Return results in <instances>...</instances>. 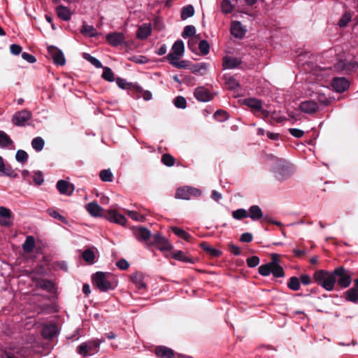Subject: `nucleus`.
<instances>
[{
  "mask_svg": "<svg viewBox=\"0 0 358 358\" xmlns=\"http://www.w3.org/2000/svg\"><path fill=\"white\" fill-rule=\"evenodd\" d=\"M113 275L110 273L98 271L92 275L93 285L101 292H108L114 289L117 284L111 280Z\"/></svg>",
  "mask_w": 358,
  "mask_h": 358,
  "instance_id": "nucleus-1",
  "label": "nucleus"
},
{
  "mask_svg": "<svg viewBox=\"0 0 358 358\" xmlns=\"http://www.w3.org/2000/svg\"><path fill=\"white\" fill-rule=\"evenodd\" d=\"M272 171L274 173L275 178L280 182L290 178L294 173L292 166L282 159H277L273 166Z\"/></svg>",
  "mask_w": 358,
  "mask_h": 358,
  "instance_id": "nucleus-2",
  "label": "nucleus"
},
{
  "mask_svg": "<svg viewBox=\"0 0 358 358\" xmlns=\"http://www.w3.org/2000/svg\"><path fill=\"white\" fill-rule=\"evenodd\" d=\"M313 279L316 283L327 291H332L334 289L335 278L334 277L333 271H316L313 274Z\"/></svg>",
  "mask_w": 358,
  "mask_h": 358,
  "instance_id": "nucleus-3",
  "label": "nucleus"
},
{
  "mask_svg": "<svg viewBox=\"0 0 358 358\" xmlns=\"http://www.w3.org/2000/svg\"><path fill=\"white\" fill-rule=\"evenodd\" d=\"M335 278V284L342 288H346L350 286L352 282L351 272L343 266L337 267L333 271Z\"/></svg>",
  "mask_w": 358,
  "mask_h": 358,
  "instance_id": "nucleus-4",
  "label": "nucleus"
},
{
  "mask_svg": "<svg viewBox=\"0 0 358 358\" xmlns=\"http://www.w3.org/2000/svg\"><path fill=\"white\" fill-rule=\"evenodd\" d=\"M103 340H92L81 343L77 347V352L84 357L92 356L98 352L100 344Z\"/></svg>",
  "mask_w": 358,
  "mask_h": 358,
  "instance_id": "nucleus-5",
  "label": "nucleus"
},
{
  "mask_svg": "<svg viewBox=\"0 0 358 358\" xmlns=\"http://www.w3.org/2000/svg\"><path fill=\"white\" fill-rule=\"evenodd\" d=\"M146 245L148 248L152 245H157L161 251H169L173 248V245L169 241L159 233L155 234L152 236V241L150 243H146Z\"/></svg>",
  "mask_w": 358,
  "mask_h": 358,
  "instance_id": "nucleus-6",
  "label": "nucleus"
},
{
  "mask_svg": "<svg viewBox=\"0 0 358 358\" xmlns=\"http://www.w3.org/2000/svg\"><path fill=\"white\" fill-rule=\"evenodd\" d=\"M201 191L195 187H179L176 192V197L181 199L189 200L191 197H198L201 196Z\"/></svg>",
  "mask_w": 358,
  "mask_h": 358,
  "instance_id": "nucleus-7",
  "label": "nucleus"
},
{
  "mask_svg": "<svg viewBox=\"0 0 358 358\" xmlns=\"http://www.w3.org/2000/svg\"><path fill=\"white\" fill-rule=\"evenodd\" d=\"M32 117V113L31 111L23 109L22 110L16 112L12 117V122L17 127H24L27 123Z\"/></svg>",
  "mask_w": 358,
  "mask_h": 358,
  "instance_id": "nucleus-8",
  "label": "nucleus"
},
{
  "mask_svg": "<svg viewBox=\"0 0 358 358\" xmlns=\"http://www.w3.org/2000/svg\"><path fill=\"white\" fill-rule=\"evenodd\" d=\"M172 52H169L165 58L167 60H178L184 54L185 45L182 40H177L173 45Z\"/></svg>",
  "mask_w": 358,
  "mask_h": 358,
  "instance_id": "nucleus-9",
  "label": "nucleus"
},
{
  "mask_svg": "<svg viewBox=\"0 0 358 358\" xmlns=\"http://www.w3.org/2000/svg\"><path fill=\"white\" fill-rule=\"evenodd\" d=\"M14 215L4 206H0V226L10 227L13 225Z\"/></svg>",
  "mask_w": 358,
  "mask_h": 358,
  "instance_id": "nucleus-10",
  "label": "nucleus"
},
{
  "mask_svg": "<svg viewBox=\"0 0 358 358\" xmlns=\"http://www.w3.org/2000/svg\"><path fill=\"white\" fill-rule=\"evenodd\" d=\"M331 85L335 92L342 93L348 90L350 82L345 77H334L331 80Z\"/></svg>",
  "mask_w": 358,
  "mask_h": 358,
  "instance_id": "nucleus-11",
  "label": "nucleus"
},
{
  "mask_svg": "<svg viewBox=\"0 0 358 358\" xmlns=\"http://www.w3.org/2000/svg\"><path fill=\"white\" fill-rule=\"evenodd\" d=\"M106 40L111 46L117 47L125 43L126 38L123 33L114 31L107 34Z\"/></svg>",
  "mask_w": 358,
  "mask_h": 358,
  "instance_id": "nucleus-12",
  "label": "nucleus"
},
{
  "mask_svg": "<svg viewBox=\"0 0 358 358\" xmlns=\"http://www.w3.org/2000/svg\"><path fill=\"white\" fill-rule=\"evenodd\" d=\"M48 51L52 58L55 64L58 66H64L65 64L66 59L61 50L51 45L48 48Z\"/></svg>",
  "mask_w": 358,
  "mask_h": 358,
  "instance_id": "nucleus-13",
  "label": "nucleus"
},
{
  "mask_svg": "<svg viewBox=\"0 0 358 358\" xmlns=\"http://www.w3.org/2000/svg\"><path fill=\"white\" fill-rule=\"evenodd\" d=\"M106 217L111 222H114L122 226L127 223V218L115 210H110L106 214Z\"/></svg>",
  "mask_w": 358,
  "mask_h": 358,
  "instance_id": "nucleus-14",
  "label": "nucleus"
},
{
  "mask_svg": "<svg viewBox=\"0 0 358 358\" xmlns=\"http://www.w3.org/2000/svg\"><path fill=\"white\" fill-rule=\"evenodd\" d=\"M57 189L61 194L71 196L74 191V185L66 180H59L56 185Z\"/></svg>",
  "mask_w": 358,
  "mask_h": 358,
  "instance_id": "nucleus-15",
  "label": "nucleus"
},
{
  "mask_svg": "<svg viewBox=\"0 0 358 358\" xmlns=\"http://www.w3.org/2000/svg\"><path fill=\"white\" fill-rule=\"evenodd\" d=\"M243 104L250 108L255 115L259 117L257 114L259 111L262 110V101L255 98H248L243 100Z\"/></svg>",
  "mask_w": 358,
  "mask_h": 358,
  "instance_id": "nucleus-16",
  "label": "nucleus"
},
{
  "mask_svg": "<svg viewBox=\"0 0 358 358\" xmlns=\"http://www.w3.org/2000/svg\"><path fill=\"white\" fill-rule=\"evenodd\" d=\"M194 96L198 101L203 102L209 101L213 99V94L203 87L195 89Z\"/></svg>",
  "mask_w": 358,
  "mask_h": 358,
  "instance_id": "nucleus-17",
  "label": "nucleus"
},
{
  "mask_svg": "<svg viewBox=\"0 0 358 358\" xmlns=\"http://www.w3.org/2000/svg\"><path fill=\"white\" fill-rule=\"evenodd\" d=\"M134 235L140 242H147L152 236L150 231L143 227L135 228L134 229Z\"/></svg>",
  "mask_w": 358,
  "mask_h": 358,
  "instance_id": "nucleus-18",
  "label": "nucleus"
},
{
  "mask_svg": "<svg viewBox=\"0 0 358 358\" xmlns=\"http://www.w3.org/2000/svg\"><path fill=\"white\" fill-rule=\"evenodd\" d=\"M41 334L45 339L53 338L58 334L57 326L55 324H45L42 329Z\"/></svg>",
  "mask_w": 358,
  "mask_h": 358,
  "instance_id": "nucleus-19",
  "label": "nucleus"
},
{
  "mask_svg": "<svg viewBox=\"0 0 358 358\" xmlns=\"http://www.w3.org/2000/svg\"><path fill=\"white\" fill-rule=\"evenodd\" d=\"M299 108L301 111L307 114H313L318 110V104L314 101H305L300 103Z\"/></svg>",
  "mask_w": 358,
  "mask_h": 358,
  "instance_id": "nucleus-20",
  "label": "nucleus"
},
{
  "mask_svg": "<svg viewBox=\"0 0 358 358\" xmlns=\"http://www.w3.org/2000/svg\"><path fill=\"white\" fill-rule=\"evenodd\" d=\"M241 61L236 57L225 56L223 57L222 66L224 69H233L238 67Z\"/></svg>",
  "mask_w": 358,
  "mask_h": 358,
  "instance_id": "nucleus-21",
  "label": "nucleus"
},
{
  "mask_svg": "<svg viewBox=\"0 0 358 358\" xmlns=\"http://www.w3.org/2000/svg\"><path fill=\"white\" fill-rule=\"evenodd\" d=\"M245 29L239 21H234L231 25V34L237 38H242L245 34Z\"/></svg>",
  "mask_w": 358,
  "mask_h": 358,
  "instance_id": "nucleus-22",
  "label": "nucleus"
},
{
  "mask_svg": "<svg viewBox=\"0 0 358 358\" xmlns=\"http://www.w3.org/2000/svg\"><path fill=\"white\" fill-rule=\"evenodd\" d=\"M155 352L158 358H175L173 350L166 346L157 347Z\"/></svg>",
  "mask_w": 358,
  "mask_h": 358,
  "instance_id": "nucleus-23",
  "label": "nucleus"
},
{
  "mask_svg": "<svg viewBox=\"0 0 358 358\" xmlns=\"http://www.w3.org/2000/svg\"><path fill=\"white\" fill-rule=\"evenodd\" d=\"M248 217L253 221H257L263 217V212L259 206L253 205L248 209Z\"/></svg>",
  "mask_w": 358,
  "mask_h": 358,
  "instance_id": "nucleus-24",
  "label": "nucleus"
},
{
  "mask_svg": "<svg viewBox=\"0 0 358 358\" xmlns=\"http://www.w3.org/2000/svg\"><path fill=\"white\" fill-rule=\"evenodd\" d=\"M116 83L117 86L123 90H130V89H134L137 92H141L143 90L141 87L133 84L131 83H127V80L122 78H116Z\"/></svg>",
  "mask_w": 358,
  "mask_h": 358,
  "instance_id": "nucleus-25",
  "label": "nucleus"
},
{
  "mask_svg": "<svg viewBox=\"0 0 358 358\" xmlns=\"http://www.w3.org/2000/svg\"><path fill=\"white\" fill-rule=\"evenodd\" d=\"M56 12L59 18L64 21H69L71 17V12L64 6L59 5L56 8Z\"/></svg>",
  "mask_w": 358,
  "mask_h": 358,
  "instance_id": "nucleus-26",
  "label": "nucleus"
},
{
  "mask_svg": "<svg viewBox=\"0 0 358 358\" xmlns=\"http://www.w3.org/2000/svg\"><path fill=\"white\" fill-rule=\"evenodd\" d=\"M10 147H14L13 141L5 131L0 130V148H10Z\"/></svg>",
  "mask_w": 358,
  "mask_h": 358,
  "instance_id": "nucleus-27",
  "label": "nucleus"
},
{
  "mask_svg": "<svg viewBox=\"0 0 358 358\" xmlns=\"http://www.w3.org/2000/svg\"><path fill=\"white\" fill-rule=\"evenodd\" d=\"M86 210L93 217L101 215L103 208L96 202H90L86 205Z\"/></svg>",
  "mask_w": 358,
  "mask_h": 358,
  "instance_id": "nucleus-28",
  "label": "nucleus"
},
{
  "mask_svg": "<svg viewBox=\"0 0 358 358\" xmlns=\"http://www.w3.org/2000/svg\"><path fill=\"white\" fill-rule=\"evenodd\" d=\"M152 32V29L150 24H143L138 28L136 34L138 38L141 40L146 39Z\"/></svg>",
  "mask_w": 358,
  "mask_h": 358,
  "instance_id": "nucleus-29",
  "label": "nucleus"
},
{
  "mask_svg": "<svg viewBox=\"0 0 358 358\" xmlns=\"http://www.w3.org/2000/svg\"><path fill=\"white\" fill-rule=\"evenodd\" d=\"M200 247L211 257H219L222 254V251L211 247L206 242L201 243Z\"/></svg>",
  "mask_w": 358,
  "mask_h": 358,
  "instance_id": "nucleus-30",
  "label": "nucleus"
},
{
  "mask_svg": "<svg viewBox=\"0 0 358 358\" xmlns=\"http://www.w3.org/2000/svg\"><path fill=\"white\" fill-rule=\"evenodd\" d=\"M172 257L174 259L180 261V262H182L185 263H190V264L194 263V260L192 257H191L190 256H188L186 253H185L184 252H182L181 250L175 251L173 253Z\"/></svg>",
  "mask_w": 358,
  "mask_h": 358,
  "instance_id": "nucleus-31",
  "label": "nucleus"
},
{
  "mask_svg": "<svg viewBox=\"0 0 358 358\" xmlns=\"http://www.w3.org/2000/svg\"><path fill=\"white\" fill-rule=\"evenodd\" d=\"M345 299L348 301L354 303H358V289L352 287L347 290L345 293Z\"/></svg>",
  "mask_w": 358,
  "mask_h": 358,
  "instance_id": "nucleus-32",
  "label": "nucleus"
},
{
  "mask_svg": "<svg viewBox=\"0 0 358 358\" xmlns=\"http://www.w3.org/2000/svg\"><path fill=\"white\" fill-rule=\"evenodd\" d=\"M22 250L24 252L30 253L33 252L35 248V238L32 236H28L25 241L22 245Z\"/></svg>",
  "mask_w": 358,
  "mask_h": 358,
  "instance_id": "nucleus-33",
  "label": "nucleus"
},
{
  "mask_svg": "<svg viewBox=\"0 0 358 358\" xmlns=\"http://www.w3.org/2000/svg\"><path fill=\"white\" fill-rule=\"evenodd\" d=\"M132 282L138 289H145L146 284L143 280V275L141 273H136L131 277Z\"/></svg>",
  "mask_w": 358,
  "mask_h": 358,
  "instance_id": "nucleus-34",
  "label": "nucleus"
},
{
  "mask_svg": "<svg viewBox=\"0 0 358 358\" xmlns=\"http://www.w3.org/2000/svg\"><path fill=\"white\" fill-rule=\"evenodd\" d=\"M38 287L41 289L51 293L55 291V284L50 280H41L38 282Z\"/></svg>",
  "mask_w": 358,
  "mask_h": 358,
  "instance_id": "nucleus-35",
  "label": "nucleus"
},
{
  "mask_svg": "<svg viewBox=\"0 0 358 358\" xmlns=\"http://www.w3.org/2000/svg\"><path fill=\"white\" fill-rule=\"evenodd\" d=\"M208 66V65L206 63H199L193 65L191 71L194 74L203 75L206 72Z\"/></svg>",
  "mask_w": 358,
  "mask_h": 358,
  "instance_id": "nucleus-36",
  "label": "nucleus"
},
{
  "mask_svg": "<svg viewBox=\"0 0 358 358\" xmlns=\"http://www.w3.org/2000/svg\"><path fill=\"white\" fill-rule=\"evenodd\" d=\"M194 14V8L192 5H187L182 8L180 17L182 20L193 16Z\"/></svg>",
  "mask_w": 358,
  "mask_h": 358,
  "instance_id": "nucleus-37",
  "label": "nucleus"
},
{
  "mask_svg": "<svg viewBox=\"0 0 358 358\" xmlns=\"http://www.w3.org/2000/svg\"><path fill=\"white\" fill-rule=\"evenodd\" d=\"M81 33L90 37H95L97 35L96 29L93 26L87 24L83 25Z\"/></svg>",
  "mask_w": 358,
  "mask_h": 358,
  "instance_id": "nucleus-38",
  "label": "nucleus"
},
{
  "mask_svg": "<svg viewBox=\"0 0 358 358\" xmlns=\"http://www.w3.org/2000/svg\"><path fill=\"white\" fill-rule=\"evenodd\" d=\"M44 145L45 141L41 137H36L31 141V146L36 152L41 151Z\"/></svg>",
  "mask_w": 358,
  "mask_h": 358,
  "instance_id": "nucleus-39",
  "label": "nucleus"
},
{
  "mask_svg": "<svg viewBox=\"0 0 358 358\" xmlns=\"http://www.w3.org/2000/svg\"><path fill=\"white\" fill-rule=\"evenodd\" d=\"M83 259L87 263L92 264L94 262L95 255L92 249H87L82 254Z\"/></svg>",
  "mask_w": 358,
  "mask_h": 358,
  "instance_id": "nucleus-40",
  "label": "nucleus"
},
{
  "mask_svg": "<svg viewBox=\"0 0 358 358\" xmlns=\"http://www.w3.org/2000/svg\"><path fill=\"white\" fill-rule=\"evenodd\" d=\"M103 73L101 77L106 81L113 82L115 79L114 73L110 68L108 66H103Z\"/></svg>",
  "mask_w": 358,
  "mask_h": 358,
  "instance_id": "nucleus-41",
  "label": "nucleus"
},
{
  "mask_svg": "<svg viewBox=\"0 0 358 358\" xmlns=\"http://www.w3.org/2000/svg\"><path fill=\"white\" fill-rule=\"evenodd\" d=\"M287 287L293 291H298L300 289V280L297 277L292 276L287 282Z\"/></svg>",
  "mask_w": 358,
  "mask_h": 358,
  "instance_id": "nucleus-42",
  "label": "nucleus"
},
{
  "mask_svg": "<svg viewBox=\"0 0 358 358\" xmlns=\"http://www.w3.org/2000/svg\"><path fill=\"white\" fill-rule=\"evenodd\" d=\"M101 180L103 182H112L113 175L110 169H103L99 173Z\"/></svg>",
  "mask_w": 358,
  "mask_h": 358,
  "instance_id": "nucleus-43",
  "label": "nucleus"
},
{
  "mask_svg": "<svg viewBox=\"0 0 358 358\" xmlns=\"http://www.w3.org/2000/svg\"><path fill=\"white\" fill-rule=\"evenodd\" d=\"M221 10L224 14H229L233 11L234 6L231 4L230 0H222L221 3Z\"/></svg>",
  "mask_w": 358,
  "mask_h": 358,
  "instance_id": "nucleus-44",
  "label": "nucleus"
},
{
  "mask_svg": "<svg viewBox=\"0 0 358 358\" xmlns=\"http://www.w3.org/2000/svg\"><path fill=\"white\" fill-rule=\"evenodd\" d=\"M28 157V154L23 150H18L15 154L16 160L22 164L27 162Z\"/></svg>",
  "mask_w": 358,
  "mask_h": 358,
  "instance_id": "nucleus-45",
  "label": "nucleus"
},
{
  "mask_svg": "<svg viewBox=\"0 0 358 358\" xmlns=\"http://www.w3.org/2000/svg\"><path fill=\"white\" fill-rule=\"evenodd\" d=\"M196 34V29L194 26L193 25H187L185 27L182 32V36L184 38L192 37L194 36Z\"/></svg>",
  "mask_w": 358,
  "mask_h": 358,
  "instance_id": "nucleus-46",
  "label": "nucleus"
},
{
  "mask_svg": "<svg viewBox=\"0 0 358 358\" xmlns=\"http://www.w3.org/2000/svg\"><path fill=\"white\" fill-rule=\"evenodd\" d=\"M172 231L176 235H177L178 236H179L180 238H182L183 239H185L186 241H189V238H191V236L188 233H187L183 229H180L177 227H173Z\"/></svg>",
  "mask_w": 358,
  "mask_h": 358,
  "instance_id": "nucleus-47",
  "label": "nucleus"
},
{
  "mask_svg": "<svg viewBox=\"0 0 358 358\" xmlns=\"http://www.w3.org/2000/svg\"><path fill=\"white\" fill-rule=\"evenodd\" d=\"M232 217L238 220L248 217V211L243 208H239L232 212Z\"/></svg>",
  "mask_w": 358,
  "mask_h": 358,
  "instance_id": "nucleus-48",
  "label": "nucleus"
},
{
  "mask_svg": "<svg viewBox=\"0 0 358 358\" xmlns=\"http://www.w3.org/2000/svg\"><path fill=\"white\" fill-rule=\"evenodd\" d=\"M174 106L178 108L184 109L187 107V101L185 97L182 96H176L173 100Z\"/></svg>",
  "mask_w": 358,
  "mask_h": 358,
  "instance_id": "nucleus-49",
  "label": "nucleus"
},
{
  "mask_svg": "<svg viewBox=\"0 0 358 358\" xmlns=\"http://www.w3.org/2000/svg\"><path fill=\"white\" fill-rule=\"evenodd\" d=\"M199 49L202 55H206L209 53L210 45L206 40H201L199 43Z\"/></svg>",
  "mask_w": 358,
  "mask_h": 358,
  "instance_id": "nucleus-50",
  "label": "nucleus"
},
{
  "mask_svg": "<svg viewBox=\"0 0 358 358\" xmlns=\"http://www.w3.org/2000/svg\"><path fill=\"white\" fill-rule=\"evenodd\" d=\"M272 271L271 273L275 278H282L285 275V272L282 267L280 265L271 266Z\"/></svg>",
  "mask_w": 358,
  "mask_h": 358,
  "instance_id": "nucleus-51",
  "label": "nucleus"
},
{
  "mask_svg": "<svg viewBox=\"0 0 358 358\" xmlns=\"http://www.w3.org/2000/svg\"><path fill=\"white\" fill-rule=\"evenodd\" d=\"M0 173L9 177L16 178L17 176V174L15 173L14 170L9 164H4L3 168Z\"/></svg>",
  "mask_w": 358,
  "mask_h": 358,
  "instance_id": "nucleus-52",
  "label": "nucleus"
},
{
  "mask_svg": "<svg viewBox=\"0 0 358 358\" xmlns=\"http://www.w3.org/2000/svg\"><path fill=\"white\" fill-rule=\"evenodd\" d=\"M259 273L263 276H268L272 271L271 266L268 263L259 267Z\"/></svg>",
  "mask_w": 358,
  "mask_h": 358,
  "instance_id": "nucleus-53",
  "label": "nucleus"
},
{
  "mask_svg": "<svg viewBox=\"0 0 358 358\" xmlns=\"http://www.w3.org/2000/svg\"><path fill=\"white\" fill-rule=\"evenodd\" d=\"M225 84L231 90H236L240 87L238 82L233 77L225 78Z\"/></svg>",
  "mask_w": 358,
  "mask_h": 358,
  "instance_id": "nucleus-54",
  "label": "nucleus"
},
{
  "mask_svg": "<svg viewBox=\"0 0 358 358\" xmlns=\"http://www.w3.org/2000/svg\"><path fill=\"white\" fill-rule=\"evenodd\" d=\"M162 162L167 166H172L175 164V159L169 154H164L162 157Z\"/></svg>",
  "mask_w": 358,
  "mask_h": 358,
  "instance_id": "nucleus-55",
  "label": "nucleus"
},
{
  "mask_svg": "<svg viewBox=\"0 0 358 358\" xmlns=\"http://www.w3.org/2000/svg\"><path fill=\"white\" fill-rule=\"evenodd\" d=\"M127 215L129 217L135 221L138 222H144L145 220V217L143 215H140L136 211L134 210H128Z\"/></svg>",
  "mask_w": 358,
  "mask_h": 358,
  "instance_id": "nucleus-56",
  "label": "nucleus"
},
{
  "mask_svg": "<svg viewBox=\"0 0 358 358\" xmlns=\"http://www.w3.org/2000/svg\"><path fill=\"white\" fill-rule=\"evenodd\" d=\"M215 119L217 121L223 122L227 120L228 115L227 113L222 110H217L213 115Z\"/></svg>",
  "mask_w": 358,
  "mask_h": 358,
  "instance_id": "nucleus-57",
  "label": "nucleus"
},
{
  "mask_svg": "<svg viewBox=\"0 0 358 358\" xmlns=\"http://www.w3.org/2000/svg\"><path fill=\"white\" fill-rule=\"evenodd\" d=\"M33 181L37 185H41L43 183V175L41 171H37L34 172V175L33 176Z\"/></svg>",
  "mask_w": 358,
  "mask_h": 358,
  "instance_id": "nucleus-58",
  "label": "nucleus"
},
{
  "mask_svg": "<svg viewBox=\"0 0 358 358\" xmlns=\"http://www.w3.org/2000/svg\"><path fill=\"white\" fill-rule=\"evenodd\" d=\"M48 213L50 217L57 219L64 223L66 222V218L63 215H60L58 211L49 209L48 210Z\"/></svg>",
  "mask_w": 358,
  "mask_h": 358,
  "instance_id": "nucleus-59",
  "label": "nucleus"
},
{
  "mask_svg": "<svg viewBox=\"0 0 358 358\" xmlns=\"http://www.w3.org/2000/svg\"><path fill=\"white\" fill-rule=\"evenodd\" d=\"M169 62L175 68L186 69L187 67V62L185 60H168Z\"/></svg>",
  "mask_w": 358,
  "mask_h": 358,
  "instance_id": "nucleus-60",
  "label": "nucleus"
},
{
  "mask_svg": "<svg viewBox=\"0 0 358 358\" xmlns=\"http://www.w3.org/2000/svg\"><path fill=\"white\" fill-rule=\"evenodd\" d=\"M351 20V15L348 13H345L338 21V25L341 27L347 26L348 22Z\"/></svg>",
  "mask_w": 358,
  "mask_h": 358,
  "instance_id": "nucleus-61",
  "label": "nucleus"
},
{
  "mask_svg": "<svg viewBox=\"0 0 358 358\" xmlns=\"http://www.w3.org/2000/svg\"><path fill=\"white\" fill-rule=\"evenodd\" d=\"M259 264V258L257 256H252L247 259V264L250 268H254Z\"/></svg>",
  "mask_w": 358,
  "mask_h": 358,
  "instance_id": "nucleus-62",
  "label": "nucleus"
},
{
  "mask_svg": "<svg viewBox=\"0 0 358 358\" xmlns=\"http://www.w3.org/2000/svg\"><path fill=\"white\" fill-rule=\"evenodd\" d=\"M228 249L231 253L236 256H238L241 254V250L239 247L236 246L232 243L228 244Z\"/></svg>",
  "mask_w": 358,
  "mask_h": 358,
  "instance_id": "nucleus-63",
  "label": "nucleus"
},
{
  "mask_svg": "<svg viewBox=\"0 0 358 358\" xmlns=\"http://www.w3.org/2000/svg\"><path fill=\"white\" fill-rule=\"evenodd\" d=\"M288 131L292 136L296 138H301L304 134L303 130L296 128H290Z\"/></svg>",
  "mask_w": 358,
  "mask_h": 358,
  "instance_id": "nucleus-64",
  "label": "nucleus"
}]
</instances>
